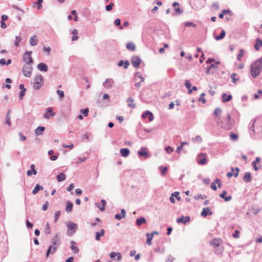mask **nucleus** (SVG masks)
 I'll use <instances>...</instances> for the list:
<instances>
[{"instance_id":"nucleus-59","label":"nucleus","mask_w":262,"mask_h":262,"mask_svg":"<svg viewBox=\"0 0 262 262\" xmlns=\"http://www.w3.org/2000/svg\"><path fill=\"white\" fill-rule=\"evenodd\" d=\"M60 214V211L58 210L55 212V214H54L55 222H57Z\"/></svg>"},{"instance_id":"nucleus-32","label":"nucleus","mask_w":262,"mask_h":262,"mask_svg":"<svg viewBox=\"0 0 262 262\" xmlns=\"http://www.w3.org/2000/svg\"><path fill=\"white\" fill-rule=\"evenodd\" d=\"M129 63H130L128 60H126L125 62H124L123 60H121L118 63V66L119 67L124 66V68L125 69H127L129 65Z\"/></svg>"},{"instance_id":"nucleus-24","label":"nucleus","mask_w":262,"mask_h":262,"mask_svg":"<svg viewBox=\"0 0 262 262\" xmlns=\"http://www.w3.org/2000/svg\"><path fill=\"white\" fill-rule=\"evenodd\" d=\"M221 243V239L220 238H215L210 241V244L211 246L214 247H219L220 246Z\"/></svg>"},{"instance_id":"nucleus-40","label":"nucleus","mask_w":262,"mask_h":262,"mask_svg":"<svg viewBox=\"0 0 262 262\" xmlns=\"http://www.w3.org/2000/svg\"><path fill=\"white\" fill-rule=\"evenodd\" d=\"M127 101L128 102V106L129 107H130L132 108H135L136 107L135 104L133 103V102H134V99L133 98H132L131 97H129L127 99Z\"/></svg>"},{"instance_id":"nucleus-13","label":"nucleus","mask_w":262,"mask_h":262,"mask_svg":"<svg viewBox=\"0 0 262 262\" xmlns=\"http://www.w3.org/2000/svg\"><path fill=\"white\" fill-rule=\"evenodd\" d=\"M216 184H217L218 187L219 188H220L222 186V183H221V180L219 179H216L215 180L214 182H212L211 184V186H210L211 188L214 190H216V189H217V187L216 186Z\"/></svg>"},{"instance_id":"nucleus-53","label":"nucleus","mask_w":262,"mask_h":262,"mask_svg":"<svg viewBox=\"0 0 262 262\" xmlns=\"http://www.w3.org/2000/svg\"><path fill=\"white\" fill-rule=\"evenodd\" d=\"M89 110L88 108H85V109H82L80 111V113L83 114L85 117H86L89 114Z\"/></svg>"},{"instance_id":"nucleus-27","label":"nucleus","mask_w":262,"mask_h":262,"mask_svg":"<svg viewBox=\"0 0 262 262\" xmlns=\"http://www.w3.org/2000/svg\"><path fill=\"white\" fill-rule=\"evenodd\" d=\"M260 47H262V40L260 39L259 38H257L254 45V49L256 51H258L260 49Z\"/></svg>"},{"instance_id":"nucleus-9","label":"nucleus","mask_w":262,"mask_h":262,"mask_svg":"<svg viewBox=\"0 0 262 262\" xmlns=\"http://www.w3.org/2000/svg\"><path fill=\"white\" fill-rule=\"evenodd\" d=\"M131 62L134 67L139 68L141 62V59L139 56H133L132 58Z\"/></svg>"},{"instance_id":"nucleus-18","label":"nucleus","mask_w":262,"mask_h":262,"mask_svg":"<svg viewBox=\"0 0 262 262\" xmlns=\"http://www.w3.org/2000/svg\"><path fill=\"white\" fill-rule=\"evenodd\" d=\"M101 204L100 205L98 203H95V205L99 208L101 211H103L105 210V206L106 204V202L104 200H101Z\"/></svg>"},{"instance_id":"nucleus-19","label":"nucleus","mask_w":262,"mask_h":262,"mask_svg":"<svg viewBox=\"0 0 262 262\" xmlns=\"http://www.w3.org/2000/svg\"><path fill=\"white\" fill-rule=\"evenodd\" d=\"M226 194L227 191L226 190H224L220 194V197L222 199H224L225 201L228 202L231 200L232 197L231 195L226 196Z\"/></svg>"},{"instance_id":"nucleus-36","label":"nucleus","mask_w":262,"mask_h":262,"mask_svg":"<svg viewBox=\"0 0 262 262\" xmlns=\"http://www.w3.org/2000/svg\"><path fill=\"white\" fill-rule=\"evenodd\" d=\"M10 114H11V111L9 110L8 111L7 115H6V123L9 126L11 125Z\"/></svg>"},{"instance_id":"nucleus-33","label":"nucleus","mask_w":262,"mask_h":262,"mask_svg":"<svg viewBox=\"0 0 262 262\" xmlns=\"http://www.w3.org/2000/svg\"><path fill=\"white\" fill-rule=\"evenodd\" d=\"M75 243L74 241H71V248L73 253H77L79 252V249L78 247L75 246Z\"/></svg>"},{"instance_id":"nucleus-42","label":"nucleus","mask_w":262,"mask_h":262,"mask_svg":"<svg viewBox=\"0 0 262 262\" xmlns=\"http://www.w3.org/2000/svg\"><path fill=\"white\" fill-rule=\"evenodd\" d=\"M225 34H226L225 31L224 30H222L221 32V33H220V34L219 35L216 36L215 37V39L216 40H219L222 39H223L225 37Z\"/></svg>"},{"instance_id":"nucleus-56","label":"nucleus","mask_w":262,"mask_h":262,"mask_svg":"<svg viewBox=\"0 0 262 262\" xmlns=\"http://www.w3.org/2000/svg\"><path fill=\"white\" fill-rule=\"evenodd\" d=\"M205 95V93H203L201 94V97L199 99V101L202 102L203 103H205L206 102L205 99L204 98Z\"/></svg>"},{"instance_id":"nucleus-29","label":"nucleus","mask_w":262,"mask_h":262,"mask_svg":"<svg viewBox=\"0 0 262 262\" xmlns=\"http://www.w3.org/2000/svg\"><path fill=\"white\" fill-rule=\"evenodd\" d=\"M243 180L246 182H250L252 180V177L249 172H246L243 177Z\"/></svg>"},{"instance_id":"nucleus-48","label":"nucleus","mask_w":262,"mask_h":262,"mask_svg":"<svg viewBox=\"0 0 262 262\" xmlns=\"http://www.w3.org/2000/svg\"><path fill=\"white\" fill-rule=\"evenodd\" d=\"M206 198H207L206 195H202V194H197L196 195H195L194 196V199L195 200H199V199L204 200V199H206Z\"/></svg>"},{"instance_id":"nucleus-50","label":"nucleus","mask_w":262,"mask_h":262,"mask_svg":"<svg viewBox=\"0 0 262 262\" xmlns=\"http://www.w3.org/2000/svg\"><path fill=\"white\" fill-rule=\"evenodd\" d=\"M159 168L161 170V173L162 176H164L166 174V172L167 170V167H163L162 166H161L159 167Z\"/></svg>"},{"instance_id":"nucleus-35","label":"nucleus","mask_w":262,"mask_h":262,"mask_svg":"<svg viewBox=\"0 0 262 262\" xmlns=\"http://www.w3.org/2000/svg\"><path fill=\"white\" fill-rule=\"evenodd\" d=\"M78 31L77 29H74V30L72 31V34H73V36L71 39L72 41H75L78 39Z\"/></svg>"},{"instance_id":"nucleus-51","label":"nucleus","mask_w":262,"mask_h":262,"mask_svg":"<svg viewBox=\"0 0 262 262\" xmlns=\"http://www.w3.org/2000/svg\"><path fill=\"white\" fill-rule=\"evenodd\" d=\"M16 40L14 41V45L15 46L18 47L19 46L20 41L21 40L22 38L20 36H16L15 37Z\"/></svg>"},{"instance_id":"nucleus-41","label":"nucleus","mask_w":262,"mask_h":262,"mask_svg":"<svg viewBox=\"0 0 262 262\" xmlns=\"http://www.w3.org/2000/svg\"><path fill=\"white\" fill-rule=\"evenodd\" d=\"M73 204L71 202H68L66 206V211L70 212L72 211Z\"/></svg>"},{"instance_id":"nucleus-14","label":"nucleus","mask_w":262,"mask_h":262,"mask_svg":"<svg viewBox=\"0 0 262 262\" xmlns=\"http://www.w3.org/2000/svg\"><path fill=\"white\" fill-rule=\"evenodd\" d=\"M190 217L188 216H182L181 217L177 219V222L178 223H183L184 224H186L190 221Z\"/></svg>"},{"instance_id":"nucleus-62","label":"nucleus","mask_w":262,"mask_h":262,"mask_svg":"<svg viewBox=\"0 0 262 262\" xmlns=\"http://www.w3.org/2000/svg\"><path fill=\"white\" fill-rule=\"evenodd\" d=\"M165 150L168 154H170L173 151V148L170 146H168L165 147Z\"/></svg>"},{"instance_id":"nucleus-61","label":"nucleus","mask_w":262,"mask_h":262,"mask_svg":"<svg viewBox=\"0 0 262 262\" xmlns=\"http://www.w3.org/2000/svg\"><path fill=\"white\" fill-rule=\"evenodd\" d=\"M185 25L186 27H196L195 24H194L193 23L190 22V21H187V22L185 23Z\"/></svg>"},{"instance_id":"nucleus-8","label":"nucleus","mask_w":262,"mask_h":262,"mask_svg":"<svg viewBox=\"0 0 262 262\" xmlns=\"http://www.w3.org/2000/svg\"><path fill=\"white\" fill-rule=\"evenodd\" d=\"M109 256L113 260L120 261L122 259V255L120 252H112L109 254Z\"/></svg>"},{"instance_id":"nucleus-43","label":"nucleus","mask_w":262,"mask_h":262,"mask_svg":"<svg viewBox=\"0 0 262 262\" xmlns=\"http://www.w3.org/2000/svg\"><path fill=\"white\" fill-rule=\"evenodd\" d=\"M237 76V75L236 73H232L231 75V81L234 83H235L237 81L239 80L238 77L236 78Z\"/></svg>"},{"instance_id":"nucleus-31","label":"nucleus","mask_w":262,"mask_h":262,"mask_svg":"<svg viewBox=\"0 0 262 262\" xmlns=\"http://www.w3.org/2000/svg\"><path fill=\"white\" fill-rule=\"evenodd\" d=\"M218 67L217 66H215L214 64H211L206 69V73L207 74H210V73H213V72H211V70L212 69H217Z\"/></svg>"},{"instance_id":"nucleus-21","label":"nucleus","mask_w":262,"mask_h":262,"mask_svg":"<svg viewBox=\"0 0 262 262\" xmlns=\"http://www.w3.org/2000/svg\"><path fill=\"white\" fill-rule=\"evenodd\" d=\"M149 116V117H148V120L149 121H151L154 120V116H153L152 114L151 113V112L149 111H146L145 113H144L142 115V117L143 118H146V116Z\"/></svg>"},{"instance_id":"nucleus-52","label":"nucleus","mask_w":262,"mask_h":262,"mask_svg":"<svg viewBox=\"0 0 262 262\" xmlns=\"http://www.w3.org/2000/svg\"><path fill=\"white\" fill-rule=\"evenodd\" d=\"M179 193H180L179 192L175 191L171 194V195L173 197L174 196L176 197V198L177 199V200L178 201H180L181 197L179 196Z\"/></svg>"},{"instance_id":"nucleus-46","label":"nucleus","mask_w":262,"mask_h":262,"mask_svg":"<svg viewBox=\"0 0 262 262\" xmlns=\"http://www.w3.org/2000/svg\"><path fill=\"white\" fill-rule=\"evenodd\" d=\"M222 113V110L220 108H216L213 113V114L216 117L219 118Z\"/></svg>"},{"instance_id":"nucleus-15","label":"nucleus","mask_w":262,"mask_h":262,"mask_svg":"<svg viewBox=\"0 0 262 262\" xmlns=\"http://www.w3.org/2000/svg\"><path fill=\"white\" fill-rule=\"evenodd\" d=\"M138 154L139 156L144 157L145 158L148 157L149 154L147 151V148L145 147H142L141 150L138 151Z\"/></svg>"},{"instance_id":"nucleus-23","label":"nucleus","mask_w":262,"mask_h":262,"mask_svg":"<svg viewBox=\"0 0 262 262\" xmlns=\"http://www.w3.org/2000/svg\"><path fill=\"white\" fill-rule=\"evenodd\" d=\"M57 248L56 247H54L53 246H50L46 253V256L48 257L50 254H53L56 251Z\"/></svg>"},{"instance_id":"nucleus-58","label":"nucleus","mask_w":262,"mask_h":262,"mask_svg":"<svg viewBox=\"0 0 262 262\" xmlns=\"http://www.w3.org/2000/svg\"><path fill=\"white\" fill-rule=\"evenodd\" d=\"M114 6V4L113 3H110L109 5H107L105 7V9L107 11H110L112 10Z\"/></svg>"},{"instance_id":"nucleus-45","label":"nucleus","mask_w":262,"mask_h":262,"mask_svg":"<svg viewBox=\"0 0 262 262\" xmlns=\"http://www.w3.org/2000/svg\"><path fill=\"white\" fill-rule=\"evenodd\" d=\"M245 51L243 49H240L239 50V54H238L237 56V60L239 61H241L242 60V58L244 56V53Z\"/></svg>"},{"instance_id":"nucleus-16","label":"nucleus","mask_w":262,"mask_h":262,"mask_svg":"<svg viewBox=\"0 0 262 262\" xmlns=\"http://www.w3.org/2000/svg\"><path fill=\"white\" fill-rule=\"evenodd\" d=\"M126 216V211L124 209L121 210V213L119 214H116L115 215V219L121 220L122 219L125 218Z\"/></svg>"},{"instance_id":"nucleus-55","label":"nucleus","mask_w":262,"mask_h":262,"mask_svg":"<svg viewBox=\"0 0 262 262\" xmlns=\"http://www.w3.org/2000/svg\"><path fill=\"white\" fill-rule=\"evenodd\" d=\"M192 141H196L198 143H201L202 142V138L200 136L198 135L195 138L192 139Z\"/></svg>"},{"instance_id":"nucleus-7","label":"nucleus","mask_w":262,"mask_h":262,"mask_svg":"<svg viewBox=\"0 0 262 262\" xmlns=\"http://www.w3.org/2000/svg\"><path fill=\"white\" fill-rule=\"evenodd\" d=\"M32 54V51H28L24 54L23 60L26 63V64H30L33 62V59L31 56Z\"/></svg>"},{"instance_id":"nucleus-5","label":"nucleus","mask_w":262,"mask_h":262,"mask_svg":"<svg viewBox=\"0 0 262 262\" xmlns=\"http://www.w3.org/2000/svg\"><path fill=\"white\" fill-rule=\"evenodd\" d=\"M54 108L52 107L46 109V112L43 114V117L45 119H50L56 115V113L53 112Z\"/></svg>"},{"instance_id":"nucleus-12","label":"nucleus","mask_w":262,"mask_h":262,"mask_svg":"<svg viewBox=\"0 0 262 262\" xmlns=\"http://www.w3.org/2000/svg\"><path fill=\"white\" fill-rule=\"evenodd\" d=\"M114 81L111 78L106 79V80L103 83V86L106 89H111L114 85Z\"/></svg>"},{"instance_id":"nucleus-11","label":"nucleus","mask_w":262,"mask_h":262,"mask_svg":"<svg viewBox=\"0 0 262 262\" xmlns=\"http://www.w3.org/2000/svg\"><path fill=\"white\" fill-rule=\"evenodd\" d=\"M60 239V235L59 234H56V235H55L52 239V246H53L54 247H56V248H58V247L59 246Z\"/></svg>"},{"instance_id":"nucleus-22","label":"nucleus","mask_w":262,"mask_h":262,"mask_svg":"<svg viewBox=\"0 0 262 262\" xmlns=\"http://www.w3.org/2000/svg\"><path fill=\"white\" fill-rule=\"evenodd\" d=\"M222 101L223 102H229L232 98L231 95H227L226 93H223L222 96Z\"/></svg>"},{"instance_id":"nucleus-26","label":"nucleus","mask_w":262,"mask_h":262,"mask_svg":"<svg viewBox=\"0 0 262 262\" xmlns=\"http://www.w3.org/2000/svg\"><path fill=\"white\" fill-rule=\"evenodd\" d=\"M45 130V127L43 126H39L35 129V134L37 136L41 135L43 134V131Z\"/></svg>"},{"instance_id":"nucleus-34","label":"nucleus","mask_w":262,"mask_h":262,"mask_svg":"<svg viewBox=\"0 0 262 262\" xmlns=\"http://www.w3.org/2000/svg\"><path fill=\"white\" fill-rule=\"evenodd\" d=\"M43 189V187L42 186L39 185V184H37L35 188H34L32 193L33 194H36L39 190H42Z\"/></svg>"},{"instance_id":"nucleus-3","label":"nucleus","mask_w":262,"mask_h":262,"mask_svg":"<svg viewBox=\"0 0 262 262\" xmlns=\"http://www.w3.org/2000/svg\"><path fill=\"white\" fill-rule=\"evenodd\" d=\"M66 224L68 229L67 231V235L69 236L73 235L76 232V231L77 229V224L72 222V221L66 222Z\"/></svg>"},{"instance_id":"nucleus-54","label":"nucleus","mask_w":262,"mask_h":262,"mask_svg":"<svg viewBox=\"0 0 262 262\" xmlns=\"http://www.w3.org/2000/svg\"><path fill=\"white\" fill-rule=\"evenodd\" d=\"M82 138L83 140L85 139L87 141H89L91 140L90 139V134L89 133H85L82 135Z\"/></svg>"},{"instance_id":"nucleus-47","label":"nucleus","mask_w":262,"mask_h":262,"mask_svg":"<svg viewBox=\"0 0 262 262\" xmlns=\"http://www.w3.org/2000/svg\"><path fill=\"white\" fill-rule=\"evenodd\" d=\"M56 93L59 96L60 100H62L64 96V92L62 91L58 90L56 91Z\"/></svg>"},{"instance_id":"nucleus-28","label":"nucleus","mask_w":262,"mask_h":262,"mask_svg":"<svg viewBox=\"0 0 262 262\" xmlns=\"http://www.w3.org/2000/svg\"><path fill=\"white\" fill-rule=\"evenodd\" d=\"M120 152L121 156L123 157H127L130 153L129 150L125 148L121 149Z\"/></svg>"},{"instance_id":"nucleus-44","label":"nucleus","mask_w":262,"mask_h":262,"mask_svg":"<svg viewBox=\"0 0 262 262\" xmlns=\"http://www.w3.org/2000/svg\"><path fill=\"white\" fill-rule=\"evenodd\" d=\"M146 223V220L144 217H142L137 219L136 224L138 226H140L143 223Z\"/></svg>"},{"instance_id":"nucleus-57","label":"nucleus","mask_w":262,"mask_h":262,"mask_svg":"<svg viewBox=\"0 0 262 262\" xmlns=\"http://www.w3.org/2000/svg\"><path fill=\"white\" fill-rule=\"evenodd\" d=\"M26 91V89H24V90H21L20 91V92L19 93V94L18 95V97L20 99H23L24 96L25 95Z\"/></svg>"},{"instance_id":"nucleus-60","label":"nucleus","mask_w":262,"mask_h":262,"mask_svg":"<svg viewBox=\"0 0 262 262\" xmlns=\"http://www.w3.org/2000/svg\"><path fill=\"white\" fill-rule=\"evenodd\" d=\"M230 137L233 140H236L238 139V136L237 134L231 133L230 135Z\"/></svg>"},{"instance_id":"nucleus-37","label":"nucleus","mask_w":262,"mask_h":262,"mask_svg":"<svg viewBox=\"0 0 262 262\" xmlns=\"http://www.w3.org/2000/svg\"><path fill=\"white\" fill-rule=\"evenodd\" d=\"M66 178V176L64 173H60L57 176V180L58 182L64 181Z\"/></svg>"},{"instance_id":"nucleus-2","label":"nucleus","mask_w":262,"mask_h":262,"mask_svg":"<svg viewBox=\"0 0 262 262\" xmlns=\"http://www.w3.org/2000/svg\"><path fill=\"white\" fill-rule=\"evenodd\" d=\"M217 123L221 128L226 130H229L233 126V123L231 121V116L229 114L227 115V118L224 119L223 120L219 121L217 120Z\"/></svg>"},{"instance_id":"nucleus-49","label":"nucleus","mask_w":262,"mask_h":262,"mask_svg":"<svg viewBox=\"0 0 262 262\" xmlns=\"http://www.w3.org/2000/svg\"><path fill=\"white\" fill-rule=\"evenodd\" d=\"M45 232L46 233L50 234L51 232L50 226L49 223H47L45 226Z\"/></svg>"},{"instance_id":"nucleus-4","label":"nucleus","mask_w":262,"mask_h":262,"mask_svg":"<svg viewBox=\"0 0 262 262\" xmlns=\"http://www.w3.org/2000/svg\"><path fill=\"white\" fill-rule=\"evenodd\" d=\"M43 84V77L40 75H37L34 78L33 88L35 90H39Z\"/></svg>"},{"instance_id":"nucleus-1","label":"nucleus","mask_w":262,"mask_h":262,"mask_svg":"<svg viewBox=\"0 0 262 262\" xmlns=\"http://www.w3.org/2000/svg\"><path fill=\"white\" fill-rule=\"evenodd\" d=\"M262 70V57L259 58L251 65L250 72L252 77L256 78Z\"/></svg>"},{"instance_id":"nucleus-64","label":"nucleus","mask_w":262,"mask_h":262,"mask_svg":"<svg viewBox=\"0 0 262 262\" xmlns=\"http://www.w3.org/2000/svg\"><path fill=\"white\" fill-rule=\"evenodd\" d=\"M212 7L216 10H219L220 8L219 5L218 4V3H213L212 4Z\"/></svg>"},{"instance_id":"nucleus-63","label":"nucleus","mask_w":262,"mask_h":262,"mask_svg":"<svg viewBox=\"0 0 262 262\" xmlns=\"http://www.w3.org/2000/svg\"><path fill=\"white\" fill-rule=\"evenodd\" d=\"M86 159V158L85 157H83L82 158H79L78 159L76 163H77V164L81 163L84 162Z\"/></svg>"},{"instance_id":"nucleus-20","label":"nucleus","mask_w":262,"mask_h":262,"mask_svg":"<svg viewBox=\"0 0 262 262\" xmlns=\"http://www.w3.org/2000/svg\"><path fill=\"white\" fill-rule=\"evenodd\" d=\"M38 69L40 71L47 72L48 68L47 64L43 62H40L37 65Z\"/></svg>"},{"instance_id":"nucleus-30","label":"nucleus","mask_w":262,"mask_h":262,"mask_svg":"<svg viewBox=\"0 0 262 262\" xmlns=\"http://www.w3.org/2000/svg\"><path fill=\"white\" fill-rule=\"evenodd\" d=\"M104 234H105V230L102 229H101L100 232H97L96 233V237H95L96 240L100 241V237L104 236Z\"/></svg>"},{"instance_id":"nucleus-17","label":"nucleus","mask_w":262,"mask_h":262,"mask_svg":"<svg viewBox=\"0 0 262 262\" xmlns=\"http://www.w3.org/2000/svg\"><path fill=\"white\" fill-rule=\"evenodd\" d=\"M212 212L209 207L204 208L201 212V215L203 217H206L208 215H212Z\"/></svg>"},{"instance_id":"nucleus-10","label":"nucleus","mask_w":262,"mask_h":262,"mask_svg":"<svg viewBox=\"0 0 262 262\" xmlns=\"http://www.w3.org/2000/svg\"><path fill=\"white\" fill-rule=\"evenodd\" d=\"M206 163V155L201 153L198 156V163L201 165L205 164Z\"/></svg>"},{"instance_id":"nucleus-25","label":"nucleus","mask_w":262,"mask_h":262,"mask_svg":"<svg viewBox=\"0 0 262 262\" xmlns=\"http://www.w3.org/2000/svg\"><path fill=\"white\" fill-rule=\"evenodd\" d=\"M38 43V39L37 36L34 35L30 38V43L32 46H36Z\"/></svg>"},{"instance_id":"nucleus-38","label":"nucleus","mask_w":262,"mask_h":262,"mask_svg":"<svg viewBox=\"0 0 262 262\" xmlns=\"http://www.w3.org/2000/svg\"><path fill=\"white\" fill-rule=\"evenodd\" d=\"M146 236L147 237V239H146V243H147V244L148 245H151L152 244L151 240H152V239L153 238L152 235L148 233H147L146 234Z\"/></svg>"},{"instance_id":"nucleus-6","label":"nucleus","mask_w":262,"mask_h":262,"mask_svg":"<svg viewBox=\"0 0 262 262\" xmlns=\"http://www.w3.org/2000/svg\"><path fill=\"white\" fill-rule=\"evenodd\" d=\"M32 72V67L30 64H25L23 68V73L25 76L30 77Z\"/></svg>"},{"instance_id":"nucleus-39","label":"nucleus","mask_w":262,"mask_h":262,"mask_svg":"<svg viewBox=\"0 0 262 262\" xmlns=\"http://www.w3.org/2000/svg\"><path fill=\"white\" fill-rule=\"evenodd\" d=\"M126 48L127 49L133 51L136 49V46L133 42H130L126 45Z\"/></svg>"}]
</instances>
